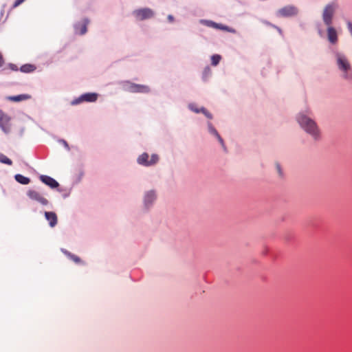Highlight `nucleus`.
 <instances>
[{
    "instance_id": "f257e3e1",
    "label": "nucleus",
    "mask_w": 352,
    "mask_h": 352,
    "mask_svg": "<svg viewBox=\"0 0 352 352\" xmlns=\"http://www.w3.org/2000/svg\"><path fill=\"white\" fill-rule=\"evenodd\" d=\"M297 122L300 126L309 134L314 140H318L320 137V130L316 122L308 115L300 113L296 118Z\"/></svg>"
},
{
    "instance_id": "f03ea898",
    "label": "nucleus",
    "mask_w": 352,
    "mask_h": 352,
    "mask_svg": "<svg viewBox=\"0 0 352 352\" xmlns=\"http://www.w3.org/2000/svg\"><path fill=\"white\" fill-rule=\"evenodd\" d=\"M338 67L343 72V78L346 80L352 79V67L347 57L340 52L335 54Z\"/></svg>"
},
{
    "instance_id": "7ed1b4c3",
    "label": "nucleus",
    "mask_w": 352,
    "mask_h": 352,
    "mask_svg": "<svg viewBox=\"0 0 352 352\" xmlns=\"http://www.w3.org/2000/svg\"><path fill=\"white\" fill-rule=\"evenodd\" d=\"M338 3L332 2L327 4L322 12V20L324 23L327 26H329L332 24L333 18L336 9L338 8Z\"/></svg>"
},
{
    "instance_id": "20e7f679",
    "label": "nucleus",
    "mask_w": 352,
    "mask_h": 352,
    "mask_svg": "<svg viewBox=\"0 0 352 352\" xmlns=\"http://www.w3.org/2000/svg\"><path fill=\"white\" fill-rule=\"evenodd\" d=\"M124 87L126 91L131 93H148L150 89L147 85H138L130 81L124 82Z\"/></svg>"
},
{
    "instance_id": "39448f33",
    "label": "nucleus",
    "mask_w": 352,
    "mask_h": 352,
    "mask_svg": "<svg viewBox=\"0 0 352 352\" xmlns=\"http://www.w3.org/2000/svg\"><path fill=\"white\" fill-rule=\"evenodd\" d=\"M133 15L137 20L143 21L152 18L154 16V12L150 8H142L135 10L133 12Z\"/></svg>"
},
{
    "instance_id": "423d86ee",
    "label": "nucleus",
    "mask_w": 352,
    "mask_h": 352,
    "mask_svg": "<svg viewBox=\"0 0 352 352\" xmlns=\"http://www.w3.org/2000/svg\"><path fill=\"white\" fill-rule=\"evenodd\" d=\"M298 14V9L294 6H287L277 12V15L283 17L293 16Z\"/></svg>"
},
{
    "instance_id": "0eeeda50",
    "label": "nucleus",
    "mask_w": 352,
    "mask_h": 352,
    "mask_svg": "<svg viewBox=\"0 0 352 352\" xmlns=\"http://www.w3.org/2000/svg\"><path fill=\"white\" fill-rule=\"evenodd\" d=\"M0 127L6 133L10 131V118L2 110H0Z\"/></svg>"
},
{
    "instance_id": "6e6552de",
    "label": "nucleus",
    "mask_w": 352,
    "mask_h": 352,
    "mask_svg": "<svg viewBox=\"0 0 352 352\" xmlns=\"http://www.w3.org/2000/svg\"><path fill=\"white\" fill-rule=\"evenodd\" d=\"M27 195L31 199L36 201L42 205L46 206L48 204L47 199L43 197L40 192L36 190H30L27 192Z\"/></svg>"
},
{
    "instance_id": "1a4fd4ad",
    "label": "nucleus",
    "mask_w": 352,
    "mask_h": 352,
    "mask_svg": "<svg viewBox=\"0 0 352 352\" xmlns=\"http://www.w3.org/2000/svg\"><path fill=\"white\" fill-rule=\"evenodd\" d=\"M98 95L95 93H87L80 96L78 99L72 102L73 104H77L82 102H95Z\"/></svg>"
},
{
    "instance_id": "9d476101",
    "label": "nucleus",
    "mask_w": 352,
    "mask_h": 352,
    "mask_svg": "<svg viewBox=\"0 0 352 352\" xmlns=\"http://www.w3.org/2000/svg\"><path fill=\"white\" fill-rule=\"evenodd\" d=\"M327 38L332 45L337 44L338 41V36L336 30L331 25L327 26Z\"/></svg>"
},
{
    "instance_id": "9b49d317",
    "label": "nucleus",
    "mask_w": 352,
    "mask_h": 352,
    "mask_svg": "<svg viewBox=\"0 0 352 352\" xmlns=\"http://www.w3.org/2000/svg\"><path fill=\"white\" fill-rule=\"evenodd\" d=\"M201 23L206 26H208V27L230 32V30L229 29V28L228 26H225L222 24L217 23L212 21L201 20Z\"/></svg>"
},
{
    "instance_id": "f8f14e48",
    "label": "nucleus",
    "mask_w": 352,
    "mask_h": 352,
    "mask_svg": "<svg viewBox=\"0 0 352 352\" xmlns=\"http://www.w3.org/2000/svg\"><path fill=\"white\" fill-rule=\"evenodd\" d=\"M40 179L45 184L49 186L52 188H56L59 186L58 183L52 177L47 175H41Z\"/></svg>"
},
{
    "instance_id": "ddd939ff",
    "label": "nucleus",
    "mask_w": 352,
    "mask_h": 352,
    "mask_svg": "<svg viewBox=\"0 0 352 352\" xmlns=\"http://www.w3.org/2000/svg\"><path fill=\"white\" fill-rule=\"evenodd\" d=\"M45 217L46 219L49 221V224L50 227L53 228L57 224V216L54 212H45Z\"/></svg>"
},
{
    "instance_id": "4468645a",
    "label": "nucleus",
    "mask_w": 352,
    "mask_h": 352,
    "mask_svg": "<svg viewBox=\"0 0 352 352\" xmlns=\"http://www.w3.org/2000/svg\"><path fill=\"white\" fill-rule=\"evenodd\" d=\"M156 195L154 191H149L146 192L144 197V205L146 207H148L155 200Z\"/></svg>"
},
{
    "instance_id": "2eb2a0df",
    "label": "nucleus",
    "mask_w": 352,
    "mask_h": 352,
    "mask_svg": "<svg viewBox=\"0 0 352 352\" xmlns=\"http://www.w3.org/2000/svg\"><path fill=\"white\" fill-rule=\"evenodd\" d=\"M208 126L209 132L211 134H212L217 137V138L218 139L219 143L221 144L223 149L226 150V146L224 144V142H223V139L221 138V137L220 136V135L219 134V133L217 132V131L214 128V126L212 125V124L210 122H208Z\"/></svg>"
},
{
    "instance_id": "dca6fc26",
    "label": "nucleus",
    "mask_w": 352,
    "mask_h": 352,
    "mask_svg": "<svg viewBox=\"0 0 352 352\" xmlns=\"http://www.w3.org/2000/svg\"><path fill=\"white\" fill-rule=\"evenodd\" d=\"M148 157H149V155L148 153H142L138 158V164L145 166H149V164H147L149 163Z\"/></svg>"
},
{
    "instance_id": "f3484780",
    "label": "nucleus",
    "mask_w": 352,
    "mask_h": 352,
    "mask_svg": "<svg viewBox=\"0 0 352 352\" xmlns=\"http://www.w3.org/2000/svg\"><path fill=\"white\" fill-rule=\"evenodd\" d=\"M30 98V96L28 94H21L18 96H10L8 99L13 102H20L22 100H28Z\"/></svg>"
},
{
    "instance_id": "a211bd4d",
    "label": "nucleus",
    "mask_w": 352,
    "mask_h": 352,
    "mask_svg": "<svg viewBox=\"0 0 352 352\" xmlns=\"http://www.w3.org/2000/svg\"><path fill=\"white\" fill-rule=\"evenodd\" d=\"M16 182L21 184H28L30 182V179L22 175L17 174L14 176Z\"/></svg>"
},
{
    "instance_id": "6ab92c4d",
    "label": "nucleus",
    "mask_w": 352,
    "mask_h": 352,
    "mask_svg": "<svg viewBox=\"0 0 352 352\" xmlns=\"http://www.w3.org/2000/svg\"><path fill=\"white\" fill-rule=\"evenodd\" d=\"M36 67L31 64H25L21 66V71L25 73H29L34 71Z\"/></svg>"
},
{
    "instance_id": "aec40b11",
    "label": "nucleus",
    "mask_w": 352,
    "mask_h": 352,
    "mask_svg": "<svg viewBox=\"0 0 352 352\" xmlns=\"http://www.w3.org/2000/svg\"><path fill=\"white\" fill-rule=\"evenodd\" d=\"M63 252H64V254L65 255H67L69 258H71L72 261H74L76 263H80L81 260L78 256L71 254L70 252H69L67 250H63Z\"/></svg>"
},
{
    "instance_id": "412c9836",
    "label": "nucleus",
    "mask_w": 352,
    "mask_h": 352,
    "mask_svg": "<svg viewBox=\"0 0 352 352\" xmlns=\"http://www.w3.org/2000/svg\"><path fill=\"white\" fill-rule=\"evenodd\" d=\"M0 162L8 165H12V160L2 153H0Z\"/></svg>"
},
{
    "instance_id": "4be33fe9",
    "label": "nucleus",
    "mask_w": 352,
    "mask_h": 352,
    "mask_svg": "<svg viewBox=\"0 0 352 352\" xmlns=\"http://www.w3.org/2000/svg\"><path fill=\"white\" fill-rule=\"evenodd\" d=\"M221 57L220 55L214 54L211 57V64L214 66H216L219 64Z\"/></svg>"
},
{
    "instance_id": "5701e85b",
    "label": "nucleus",
    "mask_w": 352,
    "mask_h": 352,
    "mask_svg": "<svg viewBox=\"0 0 352 352\" xmlns=\"http://www.w3.org/2000/svg\"><path fill=\"white\" fill-rule=\"evenodd\" d=\"M76 31L81 35L85 34L87 32V23H85L80 28H76Z\"/></svg>"
},
{
    "instance_id": "b1692460",
    "label": "nucleus",
    "mask_w": 352,
    "mask_h": 352,
    "mask_svg": "<svg viewBox=\"0 0 352 352\" xmlns=\"http://www.w3.org/2000/svg\"><path fill=\"white\" fill-rule=\"evenodd\" d=\"M159 160V157L156 154H153L151 157V159L149 160V166H152L155 164Z\"/></svg>"
},
{
    "instance_id": "393cba45",
    "label": "nucleus",
    "mask_w": 352,
    "mask_h": 352,
    "mask_svg": "<svg viewBox=\"0 0 352 352\" xmlns=\"http://www.w3.org/2000/svg\"><path fill=\"white\" fill-rule=\"evenodd\" d=\"M200 112L202 113L203 114H204L208 118H209V119L212 118V114L210 112H208V110L206 109H205L204 107H201L200 109Z\"/></svg>"
},
{
    "instance_id": "a878e982",
    "label": "nucleus",
    "mask_w": 352,
    "mask_h": 352,
    "mask_svg": "<svg viewBox=\"0 0 352 352\" xmlns=\"http://www.w3.org/2000/svg\"><path fill=\"white\" fill-rule=\"evenodd\" d=\"M200 112L202 113L203 114H204L208 118H209V119L212 118V114L210 112H208V110L206 109H205L204 107H201L200 109Z\"/></svg>"
},
{
    "instance_id": "bb28decb",
    "label": "nucleus",
    "mask_w": 352,
    "mask_h": 352,
    "mask_svg": "<svg viewBox=\"0 0 352 352\" xmlns=\"http://www.w3.org/2000/svg\"><path fill=\"white\" fill-rule=\"evenodd\" d=\"M189 109L197 113H200V109L197 108L194 104H190Z\"/></svg>"
},
{
    "instance_id": "cd10ccee",
    "label": "nucleus",
    "mask_w": 352,
    "mask_h": 352,
    "mask_svg": "<svg viewBox=\"0 0 352 352\" xmlns=\"http://www.w3.org/2000/svg\"><path fill=\"white\" fill-rule=\"evenodd\" d=\"M25 0H16L13 4V8H16L19 5H21Z\"/></svg>"
},
{
    "instance_id": "c85d7f7f",
    "label": "nucleus",
    "mask_w": 352,
    "mask_h": 352,
    "mask_svg": "<svg viewBox=\"0 0 352 352\" xmlns=\"http://www.w3.org/2000/svg\"><path fill=\"white\" fill-rule=\"evenodd\" d=\"M3 64H4V60H3L1 53L0 52V67H2L3 65Z\"/></svg>"
},
{
    "instance_id": "c756f323",
    "label": "nucleus",
    "mask_w": 352,
    "mask_h": 352,
    "mask_svg": "<svg viewBox=\"0 0 352 352\" xmlns=\"http://www.w3.org/2000/svg\"><path fill=\"white\" fill-rule=\"evenodd\" d=\"M276 169H277V170H278V174H279L280 175H282L281 168H280V165H279V164H276Z\"/></svg>"
},
{
    "instance_id": "7c9ffc66",
    "label": "nucleus",
    "mask_w": 352,
    "mask_h": 352,
    "mask_svg": "<svg viewBox=\"0 0 352 352\" xmlns=\"http://www.w3.org/2000/svg\"><path fill=\"white\" fill-rule=\"evenodd\" d=\"M168 19L170 22H172V21H173L174 18H173V16L172 15H168Z\"/></svg>"
}]
</instances>
